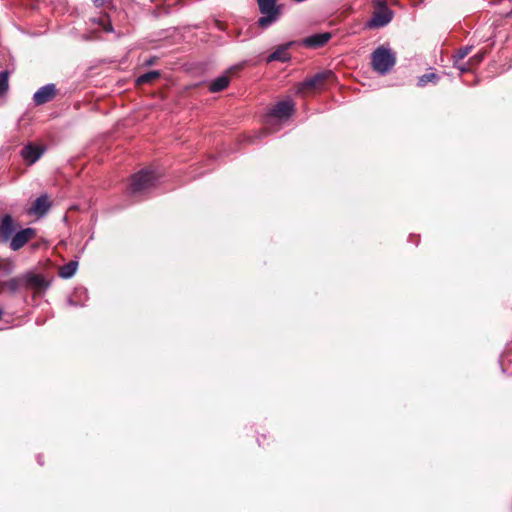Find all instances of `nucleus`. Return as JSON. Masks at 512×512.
<instances>
[{
    "mask_svg": "<svg viewBox=\"0 0 512 512\" xmlns=\"http://www.w3.org/2000/svg\"><path fill=\"white\" fill-rule=\"evenodd\" d=\"M396 63V56L390 48L380 46L371 54V66L380 75H386Z\"/></svg>",
    "mask_w": 512,
    "mask_h": 512,
    "instance_id": "f257e3e1",
    "label": "nucleus"
},
{
    "mask_svg": "<svg viewBox=\"0 0 512 512\" xmlns=\"http://www.w3.org/2000/svg\"><path fill=\"white\" fill-rule=\"evenodd\" d=\"M157 181L154 171L144 169L134 174L128 187L130 195L143 194L153 188Z\"/></svg>",
    "mask_w": 512,
    "mask_h": 512,
    "instance_id": "f03ea898",
    "label": "nucleus"
},
{
    "mask_svg": "<svg viewBox=\"0 0 512 512\" xmlns=\"http://www.w3.org/2000/svg\"><path fill=\"white\" fill-rule=\"evenodd\" d=\"M257 4L262 14L257 21V25L261 29H267L279 19L281 5H278L276 0H257Z\"/></svg>",
    "mask_w": 512,
    "mask_h": 512,
    "instance_id": "7ed1b4c3",
    "label": "nucleus"
},
{
    "mask_svg": "<svg viewBox=\"0 0 512 512\" xmlns=\"http://www.w3.org/2000/svg\"><path fill=\"white\" fill-rule=\"evenodd\" d=\"M36 235V232L33 228H24L20 230H16L14 235L9 241V247L13 251H18L21 249L28 241L33 239Z\"/></svg>",
    "mask_w": 512,
    "mask_h": 512,
    "instance_id": "20e7f679",
    "label": "nucleus"
},
{
    "mask_svg": "<svg viewBox=\"0 0 512 512\" xmlns=\"http://www.w3.org/2000/svg\"><path fill=\"white\" fill-rule=\"evenodd\" d=\"M294 111V104L291 99L283 100L274 105L268 115V121L275 119H287Z\"/></svg>",
    "mask_w": 512,
    "mask_h": 512,
    "instance_id": "39448f33",
    "label": "nucleus"
},
{
    "mask_svg": "<svg viewBox=\"0 0 512 512\" xmlns=\"http://www.w3.org/2000/svg\"><path fill=\"white\" fill-rule=\"evenodd\" d=\"M19 224L12 218L11 215L6 214L0 219V239L2 242H9Z\"/></svg>",
    "mask_w": 512,
    "mask_h": 512,
    "instance_id": "423d86ee",
    "label": "nucleus"
},
{
    "mask_svg": "<svg viewBox=\"0 0 512 512\" xmlns=\"http://www.w3.org/2000/svg\"><path fill=\"white\" fill-rule=\"evenodd\" d=\"M24 289L43 290L48 287V282L39 274L27 272L21 275Z\"/></svg>",
    "mask_w": 512,
    "mask_h": 512,
    "instance_id": "0eeeda50",
    "label": "nucleus"
},
{
    "mask_svg": "<svg viewBox=\"0 0 512 512\" xmlns=\"http://www.w3.org/2000/svg\"><path fill=\"white\" fill-rule=\"evenodd\" d=\"M56 95V86L52 83L39 88L33 95V101L36 105H43L51 101Z\"/></svg>",
    "mask_w": 512,
    "mask_h": 512,
    "instance_id": "6e6552de",
    "label": "nucleus"
},
{
    "mask_svg": "<svg viewBox=\"0 0 512 512\" xmlns=\"http://www.w3.org/2000/svg\"><path fill=\"white\" fill-rule=\"evenodd\" d=\"M393 18V13L387 7L382 10L374 13L372 18L367 22V27L369 28H380L386 26L391 22Z\"/></svg>",
    "mask_w": 512,
    "mask_h": 512,
    "instance_id": "1a4fd4ad",
    "label": "nucleus"
},
{
    "mask_svg": "<svg viewBox=\"0 0 512 512\" xmlns=\"http://www.w3.org/2000/svg\"><path fill=\"white\" fill-rule=\"evenodd\" d=\"M326 74L325 73H318L314 75L311 78H308L304 80L303 82L299 83L297 86V93H304L307 90L317 89L322 84L323 80L325 79Z\"/></svg>",
    "mask_w": 512,
    "mask_h": 512,
    "instance_id": "9d476101",
    "label": "nucleus"
},
{
    "mask_svg": "<svg viewBox=\"0 0 512 512\" xmlns=\"http://www.w3.org/2000/svg\"><path fill=\"white\" fill-rule=\"evenodd\" d=\"M50 208V202L47 195H41L36 198L33 205L29 208L28 214L43 216Z\"/></svg>",
    "mask_w": 512,
    "mask_h": 512,
    "instance_id": "9b49d317",
    "label": "nucleus"
},
{
    "mask_svg": "<svg viewBox=\"0 0 512 512\" xmlns=\"http://www.w3.org/2000/svg\"><path fill=\"white\" fill-rule=\"evenodd\" d=\"M43 151L44 150L40 146L28 144L23 147L21 155L26 162L33 164L42 156Z\"/></svg>",
    "mask_w": 512,
    "mask_h": 512,
    "instance_id": "f8f14e48",
    "label": "nucleus"
},
{
    "mask_svg": "<svg viewBox=\"0 0 512 512\" xmlns=\"http://www.w3.org/2000/svg\"><path fill=\"white\" fill-rule=\"evenodd\" d=\"M331 38V33L325 32V33H318L311 35L309 37H306L303 40V44L307 47L311 48H317L321 47L324 44H326Z\"/></svg>",
    "mask_w": 512,
    "mask_h": 512,
    "instance_id": "ddd939ff",
    "label": "nucleus"
},
{
    "mask_svg": "<svg viewBox=\"0 0 512 512\" xmlns=\"http://www.w3.org/2000/svg\"><path fill=\"white\" fill-rule=\"evenodd\" d=\"M288 45L279 46L273 53L267 57V62L280 61L286 62L290 59V55L287 52Z\"/></svg>",
    "mask_w": 512,
    "mask_h": 512,
    "instance_id": "4468645a",
    "label": "nucleus"
},
{
    "mask_svg": "<svg viewBox=\"0 0 512 512\" xmlns=\"http://www.w3.org/2000/svg\"><path fill=\"white\" fill-rule=\"evenodd\" d=\"M230 79L227 75H221L210 82L209 91L216 93L224 90L229 85Z\"/></svg>",
    "mask_w": 512,
    "mask_h": 512,
    "instance_id": "2eb2a0df",
    "label": "nucleus"
},
{
    "mask_svg": "<svg viewBox=\"0 0 512 512\" xmlns=\"http://www.w3.org/2000/svg\"><path fill=\"white\" fill-rule=\"evenodd\" d=\"M78 262L77 261H69L67 264L63 265L59 270L60 277L64 279L71 278L77 271Z\"/></svg>",
    "mask_w": 512,
    "mask_h": 512,
    "instance_id": "dca6fc26",
    "label": "nucleus"
},
{
    "mask_svg": "<svg viewBox=\"0 0 512 512\" xmlns=\"http://www.w3.org/2000/svg\"><path fill=\"white\" fill-rule=\"evenodd\" d=\"M4 287L7 288L11 293L24 289L21 275L13 277L4 282Z\"/></svg>",
    "mask_w": 512,
    "mask_h": 512,
    "instance_id": "f3484780",
    "label": "nucleus"
},
{
    "mask_svg": "<svg viewBox=\"0 0 512 512\" xmlns=\"http://www.w3.org/2000/svg\"><path fill=\"white\" fill-rule=\"evenodd\" d=\"M160 76V73L159 71H149L147 73H144L142 75H140L137 80H136V83L138 85H141V84H146V83H150L152 82L153 80L157 79L158 77Z\"/></svg>",
    "mask_w": 512,
    "mask_h": 512,
    "instance_id": "a211bd4d",
    "label": "nucleus"
},
{
    "mask_svg": "<svg viewBox=\"0 0 512 512\" xmlns=\"http://www.w3.org/2000/svg\"><path fill=\"white\" fill-rule=\"evenodd\" d=\"M438 79V76L435 73H427L419 77L418 79V86L423 87L428 82H436Z\"/></svg>",
    "mask_w": 512,
    "mask_h": 512,
    "instance_id": "6ab92c4d",
    "label": "nucleus"
},
{
    "mask_svg": "<svg viewBox=\"0 0 512 512\" xmlns=\"http://www.w3.org/2000/svg\"><path fill=\"white\" fill-rule=\"evenodd\" d=\"M94 21L100 26H102L105 32H113L112 24L110 23V20L107 16L100 17Z\"/></svg>",
    "mask_w": 512,
    "mask_h": 512,
    "instance_id": "aec40b11",
    "label": "nucleus"
},
{
    "mask_svg": "<svg viewBox=\"0 0 512 512\" xmlns=\"http://www.w3.org/2000/svg\"><path fill=\"white\" fill-rule=\"evenodd\" d=\"M471 51V46H465L460 48L457 53L453 56L454 64L465 58Z\"/></svg>",
    "mask_w": 512,
    "mask_h": 512,
    "instance_id": "412c9836",
    "label": "nucleus"
},
{
    "mask_svg": "<svg viewBox=\"0 0 512 512\" xmlns=\"http://www.w3.org/2000/svg\"><path fill=\"white\" fill-rule=\"evenodd\" d=\"M8 72L3 71L0 73V96L8 90Z\"/></svg>",
    "mask_w": 512,
    "mask_h": 512,
    "instance_id": "4be33fe9",
    "label": "nucleus"
},
{
    "mask_svg": "<svg viewBox=\"0 0 512 512\" xmlns=\"http://www.w3.org/2000/svg\"><path fill=\"white\" fill-rule=\"evenodd\" d=\"M454 65L460 70L461 73L468 71V68L465 65H457V63Z\"/></svg>",
    "mask_w": 512,
    "mask_h": 512,
    "instance_id": "5701e85b",
    "label": "nucleus"
},
{
    "mask_svg": "<svg viewBox=\"0 0 512 512\" xmlns=\"http://www.w3.org/2000/svg\"><path fill=\"white\" fill-rule=\"evenodd\" d=\"M482 59H483V55L482 54H478V55L474 56L473 58H471L470 60L471 61L475 60L476 62H480V61H482Z\"/></svg>",
    "mask_w": 512,
    "mask_h": 512,
    "instance_id": "b1692460",
    "label": "nucleus"
},
{
    "mask_svg": "<svg viewBox=\"0 0 512 512\" xmlns=\"http://www.w3.org/2000/svg\"><path fill=\"white\" fill-rule=\"evenodd\" d=\"M105 0H93L95 6L100 7L104 4Z\"/></svg>",
    "mask_w": 512,
    "mask_h": 512,
    "instance_id": "393cba45",
    "label": "nucleus"
},
{
    "mask_svg": "<svg viewBox=\"0 0 512 512\" xmlns=\"http://www.w3.org/2000/svg\"><path fill=\"white\" fill-rule=\"evenodd\" d=\"M146 63L151 65L153 63V61L152 60H148Z\"/></svg>",
    "mask_w": 512,
    "mask_h": 512,
    "instance_id": "a878e982",
    "label": "nucleus"
}]
</instances>
